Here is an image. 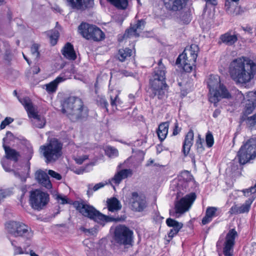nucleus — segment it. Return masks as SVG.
I'll use <instances>...</instances> for the list:
<instances>
[{
  "mask_svg": "<svg viewBox=\"0 0 256 256\" xmlns=\"http://www.w3.org/2000/svg\"><path fill=\"white\" fill-rule=\"evenodd\" d=\"M256 64L250 59L242 57L234 60L229 66V73L236 83L246 84L254 77Z\"/></svg>",
  "mask_w": 256,
  "mask_h": 256,
  "instance_id": "nucleus-1",
  "label": "nucleus"
},
{
  "mask_svg": "<svg viewBox=\"0 0 256 256\" xmlns=\"http://www.w3.org/2000/svg\"><path fill=\"white\" fill-rule=\"evenodd\" d=\"M62 112L72 122L88 117V110L78 97L71 96L64 100L62 104Z\"/></svg>",
  "mask_w": 256,
  "mask_h": 256,
  "instance_id": "nucleus-2",
  "label": "nucleus"
},
{
  "mask_svg": "<svg viewBox=\"0 0 256 256\" xmlns=\"http://www.w3.org/2000/svg\"><path fill=\"white\" fill-rule=\"evenodd\" d=\"M166 68L162 64L160 59L158 66L155 68L152 78L150 80L153 97L156 96L160 100L164 99L166 96V92L168 85L166 82Z\"/></svg>",
  "mask_w": 256,
  "mask_h": 256,
  "instance_id": "nucleus-3",
  "label": "nucleus"
},
{
  "mask_svg": "<svg viewBox=\"0 0 256 256\" xmlns=\"http://www.w3.org/2000/svg\"><path fill=\"white\" fill-rule=\"evenodd\" d=\"M209 88V100L214 104L221 98H230L231 94L223 84H220V78L217 76L210 75L208 81Z\"/></svg>",
  "mask_w": 256,
  "mask_h": 256,
  "instance_id": "nucleus-4",
  "label": "nucleus"
},
{
  "mask_svg": "<svg viewBox=\"0 0 256 256\" xmlns=\"http://www.w3.org/2000/svg\"><path fill=\"white\" fill-rule=\"evenodd\" d=\"M62 144L56 138L50 140L48 143L40 148V154L46 159V163L53 162L58 160L62 154Z\"/></svg>",
  "mask_w": 256,
  "mask_h": 256,
  "instance_id": "nucleus-5",
  "label": "nucleus"
},
{
  "mask_svg": "<svg viewBox=\"0 0 256 256\" xmlns=\"http://www.w3.org/2000/svg\"><path fill=\"white\" fill-rule=\"evenodd\" d=\"M4 229L8 234L16 238L20 237L30 240L34 236L31 228L20 221L10 220L6 222Z\"/></svg>",
  "mask_w": 256,
  "mask_h": 256,
  "instance_id": "nucleus-6",
  "label": "nucleus"
},
{
  "mask_svg": "<svg viewBox=\"0 0 256 256\" xmlns=\"http://www.w3.org/2000/svg\"><path fill=\"white\" fill-rule=\"evenodd\" d=\"M198 47L196 44H192L188 48H186L183 52L180 54L176 60V64H180L184 70L190 72L195 66L198 57Z\"/></svg>",
  "mask_w": 256,
  "mask_h": 256,
  "instance_id": "nucleus-7",
  "label": "nucleus"
},
{
  "mask_svg": "<svg viewBox=\"0 0 256 256\" xmlns=\"http://www.w3.org/2000/svg\"><path fill=\"white\" fill-rule=\"evenodd\" d=\"M237 156L240 164H244L256 158V138L249 139L240 148Z\"/></svg>",
  "mask_w": 256,
  "mask_h": 256,
  "instance_id": "nucleus-8",
  "label": "nucleus"
},
{
  "mask_svg": "<svg viewBox=\"0 0 256 256\" xmlns=\"http://www.w3.org/2000/svg\"><path fill=\"white\" fill-rule=\"evenodd\" d=\"M81 35L86 39L100 42L104 38V34L102 30L94 25L86 23H82L78 27Z\"/></svg>",
  "mask_w": 256,
  "mask_h": 256,
  "instance_id": "nucleus-9",
  "label": "nucleus"
},
{
  "mask_svg": "<svg viewBox=\"0 0 256 256\" xmlns=\"http://www.w3.org/2000/svg\"><path fill=\"white\" fill-rule=\"evenodd\" d=\"M114 236L115 241L120 245H132L134 232L124 224H119L115 228Z\"/></svg>",
  "mask_w": 256,
  "mask_h": 256,
  "instance_id": "nucleus-10",
  "label": "nucleus"
},
{
  "mask_svg": "<svg viewBox=\"0 0 256 256\" xmlns=\"http://www.w3.org/2000/svg\"><path fill=\"white\" fill-rule=\"evenodd\" d=\"M20 101L24 106L29 118H32L33 126L39 128H43L46 124V120L43 116L38 114L30 100L28 97H25L20 99Z\"/></svg>",
  "mask_w": 256,
  "mask_h": 256,
  "instance_id": "nucleus-11",
  "label": "nucleus"
},
{
  "mask_svg": "<svg viewBox=\"0 0 256 256\" xmlns=\"http://www.w3.org/2000/svg\"><path fill=\"white\" fill-rule=\"evenodd\" d=\"M84 216L104 224L106 222H112V216H106L100 213L96 209H76Z\"/></svg>",
  "mask_w": 256,
  "mask_h": 256,
  "instance_id": "nucleus-12",
  "label": "nucleus"
},
{
  "mask_svg": "<svg viewBox=\"0 0 256 256\" xmlns=\"http://www.w3.org/2000/svg\"><path fill=\"white\" fill-rule=\"evenodd\" d=\"M49 201V195L38 190L30 192V202L32 206L42 208L46 206Z\"/></svg>",
  "mask_w": 256,
  "mask_h": 256,
  "instance_id": "nucleus-13",
  "label": "nucleus"
},
{
  "mask_svg": "<svg viewBox=\"0 0 256 256\" xmlns=\"http://www.w3.org/2000/svg\"><path fill=\"white\" fill-rule=\"evenodd\" d=\"M237 236L238 233L234 228L230 229L227 233L223 248V254L225 256H232L235 239Z\"/></svg>",
  "mask_w": 256,
  "mask_h": 256,
  "instance_id": "nucleus-14",
  "label": "nucleus"
},
{
  "mask_svg": "<svg viewBox=\"0 0 256 256\" xmlns=\"http://www.w3.org/2000/svg\"><path fill=\"white\" fill-rule=\"evenodd\" d=\"M166 9L172 12L182 10L186 6L188 0H162Z\"/></svg>",
  "mask_w": 256,
  "mask_h": 256,
  "instance_id": "nucleus-15",
  "label": "nucleus"
},
{
  "mask_svg": "<svg viewBox=\"0 0 256 256\" xmlns=\"http://www.w3.org/2000/svg\"><path fill=\"white\" fill-rule=\"evenodd\" d=\"M239 93L244 99H246V100L244 114L245 115L250 114L256 106V91L248 92L246 94V98L241 92Z\"/></svg>",
  "mask_w": 256,
  "mask_h": 256,
  "instance_id": "nucleus-16",
  "label": "nucleus"
},
{
  "mask_svg": "<svg viewBox=\"0 0 256 256\" xmlns=\"http://www.w3.org/2000/svg\"><path fill=\"white\" fill-rule=\"evenodd\" d=\"M146 22L144 20H140L137 21L136 24H131L130 28L128 29L124 34L122 36V38H118V41L121 42L122 39L130 37L131 36H138V32L142 30L144 28Z\"/></svg>",
  "mask_w": 256,
  "mask_h": 256,
  "instance_id": "nucleus-17",
  "label": "nucleus"
},
{
  "mask_svg": "<svg viewBox=\"0 0 256 256\" xmlns=\"http://www.w3.org/2000/svg\"><path fill=\"white\" fill-rule=\"evenodd\" d=\"M67 4L73 9L84 10L92 6L94 0H66Z\"/></svg>",
  "mask_w": 256,
  "mask_h": 256,
  "instance_id": "nucleus-18",
  "label": "nucleus"
},
{
  "mask_svg": "<svg viewBox=\"0 0 256 256\" xmlns=\"http://www.w3.org/2000/svg\"><path fill=\"white\" fill-rule=\"evenodd\" d=\"M6 136V138H3V148L5 151L6 156V158L16 162L18 160V157L20 156L19 152H16L15 150L11 148L10 146H6L4 144L8 137H12L13 136L12 134L10 132H8Z\"/></svg>",
  "mask_w": 256,
  "mask_h": 256,
  "instance_id": "nucleus-19",
  "label": "nucleus"
},
{
  "mask_svg": "<svg viewBox=\"0 0 256 256\" xmlns=\"http://www.w3.org/2000/svg\"><path fill=\"white\" fill-rule=\"evenodd\" d=\"M196 198V194L192 192L182 198L176 204L174 208H190Z\"/></svg>",
  "mask_w": 256,
  "mask_h": 256,
  "instance_id": "nucleus-20",
  "label": "nucleus"
},
{
  "mask_svg": "<svg viewBox=\"0 0 256 256\" xmlns=\"http://www.w3.org/2000/svg\"><path fill=\"white\" fill-rule=\"evenodd\" d=\"M194 133L192 130H190L186 135L182 144V152L185 156L190 152L191 147L194 143Z\"/></svg>",
  "mask_w": 256,
  "mask_h": 256,
  "instance_id": "nucleus-21",
  "label": "nucleus"
},
{
  "mask_svg": "<svg viewBox=\"0 0 256 256\" xmlns=\"http://www.w3.org/2000/svg\"><path fill=\"white\" fill-rule=\"evenodd\" d=\"M131 202L132 208H144L146 206L145 196L142 194L139 195L136 192L132 193Z\"/></svg>",
  "mask_w": 256,
  "mask_h": 256,
  "instance_id": "nucleus-22",
  "label": "nucleus"
},
{
  "mask_svg": "<svg viewBox=\"0 0 256 256\" xmlns=\"http://www.w3.org/2000/svg\"><path fill=\"white\" fill-rule=\"evenodd\" d=\"M35 178L38 183L47 188H50L52 184L47 174L43 170H38L36 172Z\"/></svg>",
  "mask_w": 256,
  "mask_h": 256,
  "instance_id": "nucleus-23",
  "label": "nucleus"
},
{
  "mask_svg": "<svg viewBox=\"0 0 256 256\" xmlns=\"http://www.w3.org/2000/svg\"><path fill=\"white\" fill-rule=\"evenodd\" d=\"M238 34L230 30L220 36V39L222 43L227 46L234 44L238 40Z\"/></svg>",
  "mask_w": 256,
  "mask_h": 256,
  "instance_id": "nucleus-24",
  "label": "nucleus"
},
{
  "mask_svg": "<svg viewBox=\"0 0 256 256\" xmlns=\"http://www.w3.org/2000/svg\"><path fill=\"white\" fill-rule=\"evenodd\" d=\"M180 179L184 181L183 184L184 185L186 192L187 190H190V188H188L190 186H193L196 184L192 176L187 170H184L181 173Z\"/></svg>",
  "mask_w": 256,
  "mask_h": 256,
  "instance_id": "nucleus-25",
  "label": "nucleus"
},
{
  "mask_svg": "<svg viewBox=\"0 0 256 256\" xmlns=\"http://www.w3.org/2000/svg\"><path fill=\"white\" fill-rule=\"evenodd\" d=\"M30 170V164H28L26 166H22L20 169L12 170V172L16 178H20L22 182H25L29 176Z\"/></svg>",
  "mask_w": 256,
  "mask_h": 256,
  "instance_id": "nucleus-26",
  "label": "nucleus"
},
{
  "mask_svg": "<svg viewBox=\"0 0 256 256\" xmlns=\"http://www.w3.org/2000/svg\"><path fill=\"white\" fill-rule=\"evenodd\" d=\"M64 56L70 60H74L76 58V54L74 50L73 46L70 42H67L62 50Z\"/></svg>",
  "mask_w": 256,
  "mask_h": 256,
  "instance_id": "nucleus-27",
  "label": "nucleus"
},
{
  "mask_svg": "<svg viewBox=\"0 0 256 256\" xmlns=\"http://www.w3.org/2000/svg\"><path fill=\"white\" fill-rule=\"evenodd\" d=\"M169 125V122H162L158 126L156 133L159 140L161 142L163 141L166 137L168 134Z\"/></svg>",
  "mask_w": 256,
  "mask_h": 256,
  "instance_id": "nucleus-28",
  "label": "nucleus"
},
{
  "mask_svg": "<svg viewBox=\"0 0 256 256\" xmlns=\"http://www.w3.org/2000/svg\"><path fill=\"white\" fill-rule=\"evenodd\" d=\"M132 175V171L130 169H123L115 174L113 180L116 184H119L123 180Z\"/></svg>",
  "mask_w": 256,
  "mask_h": 256,
  "instance_id": "nucleus-29",
  "label": "nucleus"
},
{
  "mask_svg": "<svg viewBox=\"0 0 256 256\" xmlns=\"http://www.w3.org/2000/svg\"><path fill=\"white\" fill-rule=\"evenodd\" d=\"M110 184V180L98 183L94 185L92 184H89L87 185L88 190L86 194L88 196H90L94 192Z\"/></svg>",
  "mask_w": 256,
  "mask_h": 256,
  "instance_id": "nucleus-30",
  "label": "nucleus"
},
{
  "mask_svg": "<svg viewBox=\"0 0 256 256\" xmlns=\"http://www.w3.org/2000/svg\"><path fill=\"white\" fill-rule=\"evenodd\" d=\"M218 209H206L205 216L202 220V225H206L211 222L213 218L216 216Z\"/></svg>",
  "mask_w": 256,
  "mask_h": 256,
  "instance_id": "nucleus-31",
  "label": "nucleus"
},
{
  "mask_svg": "<svg viewBox=\"0 0 256 256\" xmlns=\"http://www.w3.org/2000/svg\"><path fill=\"white\" fill-rule=\"evenodd\" d=\"M65 78L62 76L57 77L54 80L46 85V90L48 92H54L56 91L59 83L64 81Z\"/></svg>",
  "mask_w": 256,
  "mask_h": 256,
  "instance_id": "nucleus-32",
  "label": "nucleus"
},
{
  "mask_svg": "<svg viewBox=\"0 0 256 256\" xmlns=\"http://www.w3.org/2000/svg\"><path fill=\"white\" fill-rule=\"evenodd\" d=\"M34 210V215L36 217L37 220H40L42 221H47L50 218H52V216H47L46 214H44L45 212L42 211V210H44L45 209H33ZM55 215L52 216V217H54Z\"/></svg>",
  "mask_w": 256,
  "mask_h": 256,
  "instance_id": "nucleus-33",
  "label": "nucleus"
},
{
  "mask_svg": "<svg viewBox=\"0 0 256 256\" xmlns=\"http://www.w3.org/2000/svg\"><path fill=\"white\" fill-rule=\"evenodd\" d=\"M132 50L128 48L124 49H120L118 50V58L120 61L124 62L127 57H130L132 55Z\"/></svg>",
  "mask_w": 256,
  "mask_h": 256,
  "instance_id": "nucleus-34",
  "label": "nucleus"
},
{
  "mask_svg": "<svg viewBox=\"0 0 256 256\" xmlns=\"http://www.w3.org/2000/svg\"><path fill=\"white\" fill-rule=\"evenodd\" d=\"M245 196L250 197L240 208H250L252 204L256 198V194H250L249 195H244ZM231 208H237L235 204L231 206Z\"/></svg>",
  "mask_w": 256,
  "mask_h": 256,
  "instance_id": "nucleus-35",
  "label": "nucleus"
},
{
  "mask_svg": "<svg viewBox=\"0 0 256 256\" xmlns=\"http://www.w3.org/2000/svg\"><path fill=\"white\" fill-rule=\"evenodd\" d=\"M113 6L119 10H126L128 6V0H113Z\"/></svg>",
  "mask_w": 256,
  "mask_h": 256,
  "instance_id": "nucleus-36",
  "label": "nucleus"
},
{
  "mask_svg": "<svg viewBox=\"0 0 256 256\" xmlns=\"http://www.w3.org/2000/svg\"><path fill=\"white\" fill-rule=\"evenodd\" d=\"M50 42L52 46L56 44L57 40L59 37V32L57 30H54L48 32Z\"/></svg>",
  "mask_w": 256,
  "mask_h": 256,
  "instance_id": "nucleus-37",
  "label": "nucleus"
},
{
  "mask_svg": "<svg viewBox=\"0 0 256 256\" xmlns=\"http://www.w3.org/2000/svg\"><path fill=\"white\" fill-rule=\"evenodd\" d=\"M204 140L201 138V136L198 134L196 141L195 146L196 151L198 153L201 154L204 150V148L203 146Z\"/></svg>",
  "mask_w": 256,
  "mask_h": 256,
  "instance_id": "nucleus-38",
  "label": "nucleus"
},
{
  "mask_svg": "<svg viewBox=\"0 0 256 256\" xmlns=\"http://www.w3.org/2000/svg\"><path fill=\"white\" fill-rule=\"evenodd\" d=\"M246 123L250 130H256V114L248 117L246 120Z\"/></svg>",
  "mask_w": 256,
  "mask_h": 256,
  "instance_id": "nucleus-39",
  "label": "nucleus"
},
{
  "mask_svg": "<svg viewBox=\"0 0 256 256\" xmlns=\"http://www.w3.org/2000/svg\"><path fill=\"white\" fill-rule=\"evenodd\" d=\"M182 227L183 226H180L176 227H174L171 228L168 234V241L170 242L174 237L176 236Z\"/></svg>",
  "mask_w": 256,
  "mask_h": 256,
  "instance_id": "nucleus-40",
  "label": "nucleus"
},
{
  "mask_svg": "<svg viewBox=\"0 0 256 256\" xmlns=\"http://www.w3.org/2000/svg\"><path fill=\"white\" fill-rule=\"evenodd\" d=\"M190 209H170V214L174 217L178 218Z\"/></svg>",
  "mask_w": 256,
  "mask_h": 256,
  "instance_id": "nucleus-41",
  "label": "nucleus"
},
{
  "mask_svg": "<svg viewBox=\"0 0 256 256\" xmlns=\"http://www.w3.org/2000/svg\"><path fill=\"white\" fill-rule=\"evenodd\" d=\"M72 204L74 208H94V206L88 204L86 202L82 200L74 201Z\"/></svg>",
  "mask_w": 256,
  "mask_h": 256,
  "instance_id": "nucleus-42",
  "label": "nucleus"
},
{
  "mask_svg": "<svg viewBox=\"0 0 256 256\" xmlns=\"http://www.w3.org/2000/svg\"><path fill=\"white\" fill-rule=\"evenodd\" d=\"M38 49L39 45L37 44H33L30 48L32 56L36 62L38 60L40 56Z\"/></svg>",
  "mask_w": 256,
  "mask_h": 256,
  "instance_id": "nucleus-43",
  "label": "nucleus"
},
{
  "mask_svg": "<svg viewBox=\"0 0 256 256\" xmlns=\"http://www.w3.org/2000/svg\"><path fill=\"white\" fill-rule=\"evenodd\" d=\"M113 74H114V76L117 78L118 79L121 78L124 76H132L131 72L124 70H118V71L113 70Z\"/></svg>",
  "mask_w": 256,
  "mask_h": 256,
  "instance_id": "nucleus-44",
  "label": "nucleus"
},
{
  "mask_svg": "<svg viewBox=\"0 0 256 256\" xmlns=\"http://www.w3.org/2000/svg\"><path fill=\"white\" fill-rule=\"evenodd\" d=\"M166 224L170 228L176 227L180 226H183V224L182 222H180L178 221L171 218H168L166 220Z\"/></svg>",
  "mask_w": 256,
  "mask_h": 256,
  "instance_id": "nucleus-45",
  "label": "nucleus"
},
{
  "mask_svg": "<svg viewBox=\"0 0 256 256\" xmlns=\"http://www.w3.org/2000/svg\"><path fill=\"white\" fill-rule=\"evenodd\" d=\"M206 142L208 148H211L214 143V137L212 133L208 131L206 136Z\"/></svg>",
  "mask_w": 256,
  "mask_h": 256,
  "instance_id": "nucleus-46",
  "label": "nucleus"
},
{
  "mask_svg": "<svg viewBox=\"0 0 256 256\" xmlns=\"http://www.w3.org/2000/svg\"><path fill=\"white\" fill-rule=\"evenodd\" d=\"M55 198L60 204H71V201L68 200L66 196L60 194H56Z\"/></svg>",
  "mask_w": 256,
  "mask_h": 256,
  "instance_id": "nucleus-47",
  "label": "nucleus"
},
{
  "mask_svg": "<svg viewBox=\"0 0 256 256\" xmlns=\"http://www.w3.org/2000/svg\"><path fill=\"white\" fill-rule=\"evenodd\" d=\"M244 195H249L250 194H256V184L254 186L248 188L243 189L241 190Z\"/></svg>",
  "mask_w": 256,
  "mask_h": 256,
  "instance_id": "nucleus-48",
  "label": "nucleus"
},
{
  "mask_svg": "<svg viewBox=\"0 0 256 256\" xmlns=\"http://www.w3.org/2000/svg\"><path fill=\"white\" fill-rule=\"evenodd\" d=\"M97 104L98 105L106 108V110H108L107 106L108 104L106 101L105 98L103 97H98L96 99Z\"/></svg>",
  "mask_w": 256,
  "mask_h": 256,
  "instance_id": "nucleus-49",
  "label": "nucleus"
},
{
  "mask_svg": "<svg viewBox=\"0 0 256 256\" xmlns=\"http://www.w3.org/2000/svg\"><path fill=\"white\" fill-rule=\"evenodd\" d=\"M122 102L120 100L118 96H116L114 99L113 100V106H116V109L120 110V108H122Z\"/></svg>",
  "mask_w": 256,
  "mask_h": 256,
  "instance_id": "nucleus-50",
  "label": "nucleus"
},
{
  "mask_svg": "<svg viewBox=\"0 0 256 256\" xmlns=\"http://www.w3.org/2000/svg\"><path fill=\"white\" fill-rule=\"evenodd\" d=\"M250 209H230L229 213L231 214H240L248 213Z\"/></svg>",
  "mask_w": 256,
  "mask_h": 256,
  "instance_id": "nucleus-51",
  "label": "nucleus"
},
{
  "mask_svg": "<svg viewBox=\"0 0 256 256\" xmlns=\"http://www.w3.org/2000/svg\"><path fill=\"white\" fill-rule=\"evenodd\" d=\"M14 120L10 117H6L2 122L0 125V128L1 130H2L6 128V126L12 123L13 122Z\"/></svg>",
  "mask_w": 256,
  "mask_h": 256,
  "instance_id": "nucleus-52",
  "label": "nucleus"
},
{
  "mask_svg": "<svg viewBox=\"0 0 256 256\" xmlns=\"http://www.w3.org/2000/svg\"><path fill=\"white\" fill-rule=\"evenodd\" d=\"M48 174L52 177L56 178L57 180H60L62 179L61 175L60 174L52 170H49L48 172Z\"/></svg>",
  "mask_w": 256,
  "mask_h": 256,
  "instance_id": "nucleus-53",
  "label": "nucleus"
},
{
  "mask_svg": "<svg viewBox=\"0 0 256 256\" xmlns=\"http://www.w3.org/2000/svg\"><path fill=\"white\" fill-rule=\"evenodd\" d=\"M88 158V155H84L78 158H76L74 160L78 164H81L85 160H87Z\"/></svg>",
  "mask_w": 256,
  "mask_h": 256,
  "instance_id": "nucleus-54",
  "label": "nucleus"
},
{
  "mask_svg": "<svg viewBox=\"0 0 256 256\" xmlns=\"http://www.w3.org/2000/svg\"><path fill=\"white\" fill-rule=\"evenodd\" d=\"M126 218V216L125 214L121 215L120 216H113V222H123L125 220Z\"/></svg>",
  "mask_w": 256,
  "mask_h": 256,
  "instance_id": "nucleus-55",
  "label": "nucleus"
},
{
  "mask_svg": "<svg viewBox=\"0 0 256 256\" xmlns=\"http://www.w3.org/2000/svg\"><path fill=\"white\" fill-rule=\"evenodd\" d=\"M181 128L178 127V124L177 122L174 124V128L173 130L172 135H177L180 131Z\"/></svg>",
  "mask_w": 256,
  "mask_h": 256,
  "instance_id": "nucleus-56",
  "label": "nucleus"
},
{
  "mask_svg": "<svg viewBox=\"0 0 256 256\" xmlns=\"http://www.w3.org/2000/svg\"><path fill=\"white\" fill-rule=\"evenodd\" d=\"M120 202L114 197H113V208H120Z\"/></svg>",
  "mask_w": 256,
  "mask_h": 256,
  "instance_id": "nucleus-57",
  "label": "nucleus"
},
{
  "mask_svg": "<svg viewBox=\"0 0 256 256\" xmlns=\"http://www.w3.org/2000/svg\"><path fill=\"white\" fill-rule=\"evenodd\" d=\"M2 164V166L3 168L6 172H12L13 170L10 169V168L7 166H6V160H2L1 162Z\"/></svg>",
  "mask_w": 256,
  "mask_h": 256,
  "instance_id": "nucleus-58",
  "label": "nucleus"
},
{
  "mask_svg": "<svg viewBox=\"0 0 256 256\" xmlns=\"http://www.w3.org/2000/svg\"><path fill=\"white\" fill-rule=\"evenodd\" d=\"M14 254H23L24 253L22 248L20 246H14Z\"/></svg>",
  "mask_w": 256,
  "mask_h": 256,
  "instance_id": "nucleus-59",
  "label": "nucleus"
},
{
  "mask_svg": "<svg viewBox=\"0 0 256 256\" xmlns=\"http://www.w3.org/2000/svg\"><path fill=\"white\" fill-rule=\"evenodd\" d=\"M107 208H112V198H108L106 200Z\"/></svg>",
  "mask_w": 256,
  "mask_h": 256,
  "instance_id": "nucleus-60",
  "label": "nucleus"
},
{
  "mask_svg": "<svg viewBox=\"0 0 256 256\" xmlns=\"http://www.w3.org/2000/svg\"><path fill=\"white\" fill-rule=\"evenodd\" d=\"M206 3L210 4L212 5L216 6L217 4L216 0H204Z\"/></svg>",
  "mask_w": 256,
  "mask_h": 256,
  "instance_id": "nucleus-61",
  "label": "nucleus"
},
{
  "mask_svg": "<svg viewBox=\"0 0 256 256\" xmlns=\"http://www.w3.org/2000/svg\"><path fill=\"white\" fill-rule=\"evenodd\" d=\"M40 72V68L36 66L34 68L33 72L34 74H38Z\"/></svg>",
  "mask_w": 256,
  "mask_h": 256,
  "instance_id": "nucleus-62",
  "label": "nucleus"
},
{
  "mask_svg": "<svg viewBox=\"0 0 256 256\" xmlns=\"http://www.w3.org/2000/svg\"><path fill=\"white\" fill-rule=\"evenodd\" d=\"M128 98L130 103L134 102V96L132 94H130L128 95Z\"/></svg>",
  "mask_w": 256,
  "mask_h": 256,
  "instance_id": "nucleus-63",
  "label": "nucleus"
},
{
  "mask_svg": "<svg viewBox=\"0 0 256 256\" xmlns=\"http://www.w3.org/2000/svg\"><path fill=\"white\" fill-rule=\"evenodd\" d=\"M118 156V151L117 149L113 148V157Z\"/></svg>",
  "mask_w": 256,
  "mask_h": 256,
  "instance_id": "nucleus-64",
  "label": "nucleus"
}]
</instances>
